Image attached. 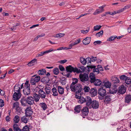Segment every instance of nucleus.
I'll return each mask as SVG.
<instances>
[{"label":"nucleus","instance_id":"1","mask_svg":"<svg viewBox=\"0 0 131 131\" xmlns=\"http://www.w3.org/2000/svg\"><path fill=\"white\" fill-rule=\"evenodd\" d=\"M89 78L90 79V82L91 83H93L96 86H101L102 84H103L102 81L100 80L96 79L95 74L93 73H91L90 74Z\"/></svg>","mask_w":131,"mask_h":131},{"label":"nucleus","instance_id":"2","mask_svg":"<svg viewBox=\"0 0 131 131\" xmlns=\"http://www.w3.org/2000/svg\"><path fill=\"white\" fill-rule=\"evenodd\" d=\"M70 88L72 91L76 92L77 93H80L83 89L82 85L80 84H77L74 86L70 87Z\"/></svg>","mask_w":131,"mask_h":131},{"label":"nucleus","instance_id":"3","mask_svg":"<svg viewBox=\"0 0 131 131\" xmlns=\"http://www.w3.org/2000/svg\"><path fill=\"white\" fill-rule=\"evenodd\" d=\"M79 77L80 79L81 82L84 83L87 82L88 83L89 82V76L87 74L85 73L81 74L79 75Z\"/></svg>","mask_w":131,"mask_h":131},{"label":"nucleus","instance_id":"4","mask_svg":"<svg viewBox=\"0 0 131 131\" xmlns=\"http://www.w3.org/2000/svg\"><path fill=\"white\" fill-rule=\"evenodd\" d=\"M35 75L33 76L31 78L30 82L32 85H35L36 83L38 82L40 80V78L39 76H37L34 77Z\"/></svg>","mask_w":131,"mask_h":131},{"label":"nucleus","instance_id":"5","mask_svg":"<svg viewBox=\"0 0 131 131\" xmlns=\"http://www.w3.org/2000/svg\"><path fill=\"white\" fill-rule=\"evenodd\" d=\"M78 67L79 68H75L76 72L77 73L84 72H85V70L86 69L84 66L80 65V64L78 65Z\"/></svg>","mask_w":131,"mask_h":131},{"label":"nucleus","instance_id":"6","mask_svg":"<svg viewBox=\"0 0 131 131\" xmlns=\"http://www.w3.org/2000/svg\"><path fill=\"white\" fill-rule=\"evenodd\" d=\"M89 109L87 107H84L82 109L81 111V115L83 118H84V116H85L88 115L89 113Z\"/></svg>","mask_w":131,"mask_h":131},{"label":"nucleus","instance_id":"7","mask_svg":"<svg viewBox=\"0 0 131 131\" xmlns=\"http://www.w3.org/2000/svg\"><path fill=\"white\" fill-rule=\"evenodd\" d=\"M30 87L28 85L24 86L23 91L25 95H28L30 94Z\"/></svg>","mask_w":131,"mask_h":131},{"label":"nucleus","instance_id":"8","mask_svg":"<svg viewBox=\"0 0 131 131\" xmlns=\"http://www.w3.org/2000/svg\"><path fill=\"white\" fill-rule=\"evenodd\" d=\"M98 94L100 96L103 97L106 94V91L105 89L103 88H100L98 90Z\"/></svg>","mask_w":131,"mask_h":131},{"label":"nucleus","instance_id":"9","mask_svg":"<svg viewBox=\"0 0 131 131\" xmlns=\"http://www.w3.org/2000/svg\"><path fill=\"white\" fill-rule=\"evenodd\" d=\"M126 88L124 85H121L119 88L118 93L119 94H124L126 92Z\"/></svg>","mask_w":131,"mask_h":131},{"label":"nucleus","instance_id":"10","mask_svg":"<svg viewBox=\"0 0 131 131\" xmlns=\"http://www.w3.org/2000/svg\"><path fill=\"white\" fill-rule=\"evenodd\" d=\"M21 96L20 92H15L13 95V99L15 101H17L20 98Z\"/></svg>","mask_w":131,"mask_h":131},{"label":"nucleus","instance_id":"11","mask_svg":"<svg viewBox=\"0 0 131 131\" xmlns=\"http://www.w3.org/2000/svg\"><path fill=\"white\" fill-rule=\"evenodd\" d=\"M38 93L40 97L42 99H45L46 96V93L43 90V89H40L38 91Z\"/></svg>","mask_w":131,"mask_h":131},{"label":"nucleus","instance_id":"12","mask_svg":"<svg viewBox=\"0 0 131 131\" xmlns=\"http://www.w3.org/2000/svg\"><path fill=\"white\" fill-rule=\"evenodd\" d=\"M112 99V95L111 94H107L104 97V102L108 103Z\"/></svg>","mask_w":131,"mask_h":131},{"label":"nucleus","instance_id":"13","mask_svg":"<svg viewBox=\"0 0 131 131\" xmlns=\"http://www.w3.org/2000/svg\"><path fill=\"white\" fill-rule=\"evenodd\" d=\"M66 71L68 72L71 73L72 72H76L75 68H73L71 65L67 66L66 67Z\"/></svg>","mask_w":131,"mask_h":131},{"label":"nucleus","instance_id":"14","mask_svg":"<svg viewBox=\"0 0 131 131\" xmlns=\"http://www.w3.org/2000/svg\"><path fill=\"white\" fill-rule=\"evenodd\" d=\"M99 102L96 100L93 101L91 104L92 107L95 109L98 108L99 107Z\"/></svg>","mask_w":131,"mask_h":131},{"label":"nucleus","instance_id":"15","mask_svg":"<svg viewBox=\"0 0 131 131\" xmlns=\"http://www.w3.org/2000/svg\"><path fill=\"white\" fill-rule=\"evenodd\" d=\"M27 102L30 105H32L34 103V99L31 96H28L26 98Z\"/></svg>","mask_w":131,"mask_h":131},{"label":"nucleus","instance_id":"16","mask_svg":"<svg viewBox=\"0 0 131 131\" xmlns=\"http://www.w3.org/2000/svg\"><path fill=\"white\" fill-rule=\"evenodd\" d=\"M131 101V95L127 94L125 95V97L124 101L125 103L129 104Z\"/></svg>","mask_w":131,"mask_h":131},{"label":"nucleus","instance_id":"17","mask_svg":"<svg viewBox=\"0 0 131 131\" xmlns=\"http://www.w3.org/2000/svg\"><path fill=\"white\" fill-rule=\"evenodd\" d=\"M105 6V5H103L99 7V8H101V10H100L98 9H97L94 13L93 14L94 15H97L100 13L104 11L103 8Z\"/></svg>","mask_w":131,"mask_h":131},{"label":"nucleus","instance_id":"18","mask_svg":"<svg viewBox=\"0 0 131 131\" xmlns=\"http://www.w3.org/2000/svg\"><path fill=\"white\" fill-rule=\"evenodd\" d=\"M86 105L87 106H89L91 104L93 101L91 97L89 96H87L85 97Z\"/></svg>","mask_w":131,"mask_h":131},{"label":"nucleus","instance_id":"19","mask_svg":"<svg viewBox=\"0 0 131 131\" xmlns=\"http://www.w3.org/2000/svg\"><path fill=\"white\" fill-rule=\"evenodd\" d=\"M102 82H103V83L102 84L101 86H104L106 88H110L111 87V83L109 81L105 82V81H102Z\"/></svg>","mask_w":131,"mask_h":131},{"label":"nucleus","instance_id":"20","mask_svg":"<svg viewBox=\"0 0 131 131\" xmlns=\"http://www.w3.org/2000/svg\"><path fill=\"white\" fill-rule=\"evenodd\" d=\"M90 93L92 97H93L95 96L97 94V90L94 88H92L90 90Z\"/></svg>","mask_w":131,"mask_h":131},{"label":"nucleus","instance_id":"21","mask_svg":"<svg viewBox=\"0 0 131 131\" xmlns=\"http://www.w3.org/2000/svg\"><path fill=\"white\" fill-rule=\"evenodd\" d=\"M91 40V37H86L82 41L83 43L85 45L89 44L90 43Z\"/></svg>","mask_w":131,"mask_h":131},{"label":"nucleus","instance_id":"22","mask_svg":"<svg viewBox=\"0 0 131 131\" xmlns=\"http://www.w3.org/2000/svg\"><path fill=\"white\" fill-rule=\"evenodd\" d=\"M33 96L34 101V100L35 102H37L39 101L40 97L39 94H37L35 93H34L33 95Z\"/></svg>","mask_w":131,"mask_h":131},{"label":"nucleus","instance_id":"23","mask_svg":"<svg viewBox=\"0 0 131 131\" xmlns=\"http://www.w3.org/2000/svg\"><path fill=\"white\" fill-rule=\"evenodd\" d=\"M82 106L80 105H77L75 107L74 110L75 112L79 113L82 110Z\"/></svg>","mask_w":131,"mask_h":131},{"label":"nucleus","instance_id":"24","mask_svg":"<svg viewBox=\"0 0 131 131\" xmlns=\"http://www.w3.org/2000/svg\"><path fill=\"white\" fill-rule=\"evenodd\" d=\"M50 81V79L48 77L43 78L41 80V81L44 83H48Z\"/></svg>","mask_w":131,"mask_h":131},{"label":"nucleus","instance_id":"25","mask_svg":"<svg viewBox=\"0 0 131 131\" xmlns=\"http://www.w3.org/2000/svg\"><path fill=\"white\" fill-rule=\"evenodd\" d=\"M20 85L19 84L16 85L14 87V91L17 92H20Z\"/></svg>","mask_w":131,"mask_h":131},{"label":"nucleus","instance_id":"26","mask_svg":"<svg viewBox=\"0 0 131 131\" xmlns=\"http://www.w3.org/2000/svg\"><path fill=\"white\" fill-rule=\"evenodd\" d=\"M78 101L79 103L82 104L84 103L85 102V98H84L83 97L80 96Z\"/></svg>","mask_w":131,"mask_h":131},{"label":"nucleus","instance_id":"27","mask_svg":"<svg viewBox=\"0 0 131 131\" xmlns=\"http://www.w3.org/2000/svg\"><path fill=\"white\" fill-rule=\"evenodd\" d=\"M72 82L70 85V87H71L74 85H75L77 84V83L78 82V79L76 78H73L72 79Z\"/></svg>","mask_w":131,"mask_h":131},{"label":"nucleus","instance_id":"28","mask_svg":"<svg viewBox=\"0 0 131 131\" xmlns=\"http://www.w3.org/2000/svg\"><path fill=\"white\" fill-rule=\"evenodd\" d=\"M37 59H34L30 61L27 64L29 66H34L35 64V62L37 63Z\"/></svg>","mask_w":131,"mask_h":131},{"label":"nucleus","instance_id":"29","mask_svg":"<svg viewBox=\"0 0 131 131\" xmlns=\"http://www.w3.org/2000/svg\"><path fill=\"white\" fill-rule=\"evenodd\" d=\"M112 80L113 83H118L120 82L118 78L116 77H112Z\"/></svg>","mask_w":131,"mask_h":131},{"label":"nucleus","instance_id":"30","mask_svg":"<svg viewBox=\"0 0 131 131\" xmlns=\"http://www.w3.org/2000/svg\"><path fill=\"white\" fill-rule=\"evenodd\" d=\"M58 90L59 94H62L64 93V89L63 88L60 86H58Z\"/></svg>","mask_w":131,"mask_h":131},{"label":"nucleus","instance_id":"31","mask_svg":"<svg viewBox=\"0 0 131 131\" xmlns=\"http://www.w3.org/2000/svg\"><path fill=\"white\" fill-rule=\"evenodd\" d=\"M39 105L42 108L43 110H45L47 109V106L45 103H41L39 104Z\"/></svg>","mask_w":131,"mask_h":131},{"label":"nucleus","instance_id":"32","mask_svg":"<svg viewBox=\"0 0 131 131\" xmlns=\"http://www.w3.org/2000/svg\"><path fill=\"white\" fill-rule=\"evenodd\" d=\"M52 95L53 96H58V94L57 92V90L55 88H53L52 89Z\"/></svg>","mask_w":131,"mask_h":131},{"label":"nucleus","instance_id":"33","mask_svg":"<svg viewBox=\"0 0 131 131\" xmlns=\"http://www.w3.org/2000/svg\"><path fill=\"white\" fill-rule=\"evenodd\" d=\"M38 73L39 75H42L46 74V71L45 69H43L39 70L38 72Z\"/></svg>","mask_w":131,"mask_h":131},{"label":"nucleus","instance_id":"34","mask_svg":"<svg viewBox=\"0 0 131 131\" xmlns=\"http://www.w3.org/2000/svg\"><path fill=\"white\" fill-rule=\"evenodd\" d=\"M20 102L22 105L25 106L26 105V104L27 103L26 99H25L24 97L22 98L20 100Z\"/></svg>","mask_w":131,"mask_h":131},{"label":"nucleus","instance_id":"35","mask_svg":"<svg viewBox=\"0 0 131 131\" xmlns=\"http://www.w3.org/2000/svg\"><path fill=\"white\" fill-rule=\"evenodd\" d=\"M64 35V34L59 33L57 34L55 36H54V37L55 38H61V37H63Z\"/></svg>","mask_w":131,"mask_h":131},{"label":"nucleus","instance_id":"36","mask_svg":"<svg viewBox=\"0 0 131 131\" xmlns=\"http://www.w3.org/2000/svg\"><path fill=\"white\" fill-rule=\"evenodd\" d=\"M19 117L18 115H16L15 116L14 118V122L17 123H18L19 121Z\"/></svg>","mask_w":131,"mask_h":131},{"label":"nucleus","instance_id":"37","mask_svg":"<svg viewBox=\"0 0 131 131\" xmlns=\"http://www.w3.org/2000/svg\"><path fill=\"white\" fill-rule=\"evenodd\" d=\"M53 73L55 75H58L59 73V69L57 68H54L53 70Z\"/></svg>","mask_w":131,"mask_h":131},{"label":"nucleus","instance_id":"38","mask_svg":"<svg viewBox=\"0 0 131 131\" xmlns=\"http://www.w3.org/2000/svg\"><path fill=\"white\" fill-rule=\"evenodd\" d=\"M119 12H119V11H117V12H116V11H114V12H106L105 13V14H109L111 15H114L116 14V13H119Z\"/></svg>","mask_w":131,"mask_h":131},{"label":"nucleus","instance_id":"39","mask_svg":"<svg viewBox=\"0 0 131 131\" xmlns=\"http://www.w3.org/2000/svg\"><path fill=\"white\" fill-rule=\"evenodd\" d=\"M125 82L127 84H129L131 83V79L127 77L125 80Z\"/></svg>","mask_w":131,"mask_h":131},{"label":"nucleus","instance_id":"40","mask_svg":"<svg viewBox=\"0 0 131 131\" xmlns=\"http://www.w3.org/2000/svg\"><path fill=\"white\" fill-rule=\"evenodd\" d=\"M21 120L22 122L25 123H26L27 122V118L26 117L24 116L21 118Z\"/></svg>","mask_w":131,"mask_h":131},{"label":"nucleus","instance_id":"41","mask_svg":"<svg viewBox=\"0 0 131 131\" xmlns=\"http://www.w3.org/2000/svg\"><path fill=\"white\" fill-rule=\"evenodd\" d=\"M29 127H28V125H26L23 127L22 130L23 131H29Z\"/></svg>","mask_w":131,"mask_h":131},{"label":"nucleus","instance_id":"42","mask_svg":"<svg viewBox=\"0 0 131 131\" xmlns=\"http://www.w3.org/2000/svg\"><path fill=\"white\" fill-rule=\"evenodd\" d=\"M56 50V49H50L46 50L45 51H43L44 54L46 53H48L52 51H54Z\"/></svg>","mask_w":131,"mask_h":131},{"label":"nucleus","instance_id":"43","mask_svg":"<svg viewBox=\"0 0 131 131\" xmlns=\"http://www.w3.org/2000/svg\"><path fill=\"white\" fill-rule=\"evenodd\" d=\"M117 37V36H111L109 38L107 39V41H111L113 40L114 39Z\"/></svg>","mask_w":131,"mask_h":131},{"label":"nucleus","instance_id":"44","mask_svg":"<svg viewBox=\"0 0 131 131\" xmlns=\"http://www.w3.org/2000/svg\"><path fill=\"white\" fill-rule=\"evenodd\" d=\"M117 90L116 89L115 90L114 89H111L110 91V93L109 94H115L117 92Z\"/></svg>","mask_w":131,"mask_h":131},{"label":"nucleus","instance_id":"45","mask_svg":"<svg viewBox=\"0 0 131 131\" xmlns=\"http://www.w3.org/2000/svg\"><path fill=\"white\" fill-rule=\"evenodd\" d=\"M91 59L89 57L87 58H86V63L89 65V66L91 65Z\"/></svg>","mask_w":131,"mask_h":131},{"label":"nucleus","instance_id":"46","mask_svg":"<svg viewBox=\"0 0 131 131\" xmlns=\"http://www.w3.org/2000/svg\"><path fill=\"white\" fill-rule=\"evenodd\" d=\"M32 111H30L29 112H25V115L26 117L30 116L32 114Z\"/></svg>","mask_w":131,"mask_h":131},{"label":"nucleus","instance_id":"47","mask_svg":"<svg viewBox=\"0 0 131 131\" xmlns=\"http://www.w3.org/2000/svg\"><path fill=\"white\" fill-rule=\"evenodd\" d=\"M87 67L88 68V71L89 72L90 71V70H89L90 68L91 69H94L96 68V66L94 65H90V66H87Z\"/></svg>","mask_w":131,"mask_h":131},{"label":"nucleus","instance_id":"48","mask_svg":"<svg viewBox=\"0 0 131 131\" xmlns=\"http://www.w3.org/2000/svg\"><path fill=\"white\" fill-rule=\"evenodd\" d=\"M90 88L88 86H85L83 88V90L85 92H88L90 90Z\"/></svg>","mask_w":131,"mask_h":131},{"label":"nucleus","instance_id":"49","mask_svg":"<svg viewBox=\"0 0 131 131\" xmlns=\"http://www.w3.org/2000/svg\"><path fill=\"white\" fill-rule=\"evenodd\" d=\"M93 71L94 73H95V74H98L99 73V70L97 68H96L93 70Z\"/></svg>","mask_w":131,"mask_h":131},{"label":"nucleus","instance_id":"50","mask_svg":"<svg viewBox=\"0 0 131 131\" xmlns=\"http://www.w3.org/2000/svg\"><path fill=\"white\" fill-rule=\"evenodd\" d=\"M127 77L124 75H123L120 76L119 77L120 79L122 80H125Z\"/></svg>","mask_w":131,"mask_h":131},{"label":"nucleus","instance_id":"51","mask_svg":"<svg viewBox=\"0 0 131 131\" xmlns=\"http://www.w3.org/2000/svg\"><path fill=\"white\" fill-rule=\"evenodd\" d=\"M45 91L46 92V94H47V95L49 94H50V89H49L48 88L46 87L45 88Z\"/></svg>","mask_w":131,"mask_h":131},{"label":"nucleus","instance_id":"52","mask_svg":"<svg viewBox=\"0 0 131 131\" xmlns=\"http://www.w3.org/2000/svg\"><path fill=\"white\" fill-rule=\"evenodd\" d=\"M101 26L100 25H97L94 27V31H96L99 30L101 27Z\"/></svg>","mask_w":131,"mask_h":131},{"label":"nucleus","instance_id":"53","mask_svg":"<svg viewBox=\"0 0 131 131\" xmlns=\"http://www.w3.org/2000/svg\"><path fill=\"white\" fill-rule=\"evenodd\" d=\"M103 30H102L96 34L95 35L96 36H98L99 37L103 34Z\"/></svg>","mask_w":131,"mask_h":131},{"label":"nucleus","instance_id":"54","mask_svg":"<svg viewBox=\"0 0 131 131\" xmlns=\"http://www.w3.org/2000/svg\"><path fill=\"white\" fill-rule=\"evenodd\" d=\"M67 80V79H65L63 80H61L60 82L62 85H64L66 84Z\"/></svg>","mask_w":131,"mask_h":131},{"label":"nucleus","instance_id":"55","mask_svg":"<svg viewBox=\"0 0 131 131\" xmlns=\"http://www.w3.org/2000/svg\"><path fill=\"white\" fill-rule=\"evenodd\" d=\"M4 105V102L2 99H0V107H2Z\"/></svg>","mask_w":131,"mask_h":131},{"label":"nucleus","instance_id":"56","mask_svg":"<svg viewBox=\"0 0 131 131\" xmlns=\"http://www.w3.org/2000/svg\"><path fill=\"white\" fill-rule=\"evenodd\" d=\"M59 68L60 70L61 71H63L65 70V68L61 65H59Z\"/></svg>","mask_w":131,"mask_h":131},{"label":"nucleus","instance_id":"57","mask_svg":"<svg viewBox=\"0 0 131 131\" xmlns=\"http://www.w3.org/2000/svg\"><path fill=\"white\" fill-rule=\"evenodd\" d=\"M44 54L43 52H41L39 53L36 56V58L39 57L41 56H42Z\"/></svg>","mask_w":131,"mask_h":131},{"label":"nucleus","instance_id":"58","mask_svg":"<svg viewBox=\"0 0 131 131\" xmlns=\"http://www.w3.org/2000/svg\"><path fill=\"white\" fill-rule=\"evenodd\" d=\"M67 61V60L66 59L64 60H62L58 61V62L60 63L61 64H64V63L66 62Z\"/></svg>","mask_w":131,"mask_h":131},{"label":"nucleus","instance_id":"59","mask_svg":"<svg viewBox=\"0 0 131 131\" xmlns=\"http://www.w3.org/2000/svg\"><path fill=\"white\" fill-rule=\"evenodd\" d=\"M19 107L18 106V103L17 102H16L14 103L13 105V107H16V108Z\"/></svg>","mask_w":131,"mask_h":131},{"label":"nucleus","instance_id":"60","mask_svg":"<svg viewBox=\"0 0 131 131\" xmlns=\"http://www.w3.org/2000/svg\"><path fill=\"white\" fill-rule=\"evenodd\" d=\"M102 42L101 41L98 40L95 41L94 43V44L95 45H96L97 44H100Z\"/></svg>","mask_w":131,"mask_h":131},{"label":"nucleus","instance_id":"61","mask_svg":"<svg viewBox=\"0 0 131 131\" xmlns=\"http://www.w3.org/2000/svg\"><path fill=\"white\" fill-rule=\"evenodd\" d=\"M16 110L18 113H20L22 112V109L19 107L16 108Z\"/></svg>","mask_w":131,"mask_h":131},{"label":"nucleus","instance_id":"62","mask_svg":"<svg viewBox=\"0 0 131 131\" xmlns=\"http://www.w3.org/2000/svg\"><path fill=\"white\" fill-rule=\"evenodd\" d=\"M30 111H32L31 107H27L25 110V112H29Z\"/></svg>","mask_w":131,"mask_h":131},{"label":"nucleus","instance_id":"63","mask_svg":"<svg viewBox=\"0 0 131 131\" xmlns=\"http://www.w3.org/2000/svg\"><path fill=\"white\" fill-rule=\"evenodd\" d=\"M81 41L80 38H78L77 39L75 40L74 42L75 43H76L77 45Z\"/></svg>","mask_w":131,"mask_h":131},{"label":"nucleus","instance_id":"64","mask_svg":"<svg viewBox=\"0 0 131 131\" xmlns=\"http://www.w3.org/2000/svg\"><path fill=\"white\" fill-rule=\"evenodd\" d=\"M91 58V61L92 62H94L97 60V58L96 57H93Z\"/></svg>","mask_w":131,"mask_h":131}]
</instances>
